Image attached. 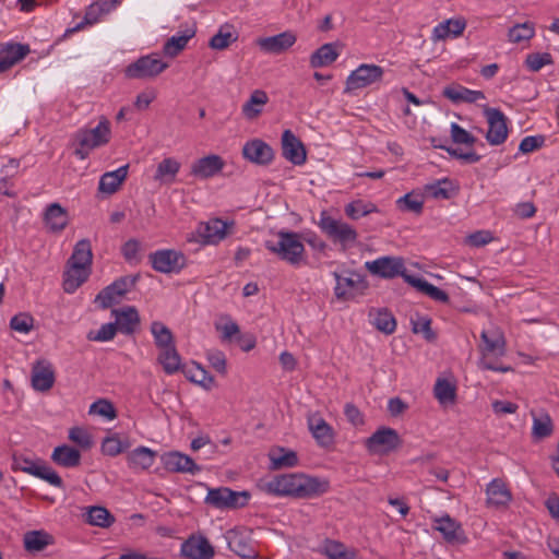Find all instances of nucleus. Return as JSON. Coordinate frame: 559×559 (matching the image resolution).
I'll return each instance as SVG.
<instances>
[{"label":"nucleus","instance_id":"56","mask_svg":"<svg viewBox=\"0 0 559 559\" xmlns=\"http://www.w3.org/2000/svg\"><path fill=\"white\" fill-rule=\"evenodd\" d=\"M377 207L372 203H365L361 200L350 202L345 207L346 215L352 219H359L372 212H376Z\"/></svg>","mask_w":559,"mask_h":559},{"label":"nucleus","instance_id":"64","mask_svg":"<svg viewBox=\"0 0 559 559\" xmlns=\"http://www.w3.org/2000/svg\"><path fill=\"white\" fill-rule=\"evenodd\" d=\"M451 139L456 144H465L468 146L474 145L476 142L474 135L455 122L451 124Z\"/></svg>","mask_w":559,"mask_h":559},{"label":"nucleus","instance_id":"18","mask_svg":"<svg viewBox=\"0 0 559 559\" xmlns=\"http://www.w3.org/2000/svg\"><path fill=\"white\" fill-rule=\"evenodd\" d=\"M246 159L258 165H267L274 158L273 148L260 139L248 141L242 147Z\"/></svg>","mask_w":559,"mask_h":559},{"label":"nucleus","instance_id":"3","mask_svg":"<svg viewBox=\"0 0 559 559\" xmlns=\"http://www.w3.org/2000/svg\"><path fill=\"white\" fill-rule=\"evenodd\" d=\"M110 136V122L102 117L95 128L80 129L75 132L73 135L74 154L81 159H85L92 150L107 144Z\"/></svg>","mask_w":559,"mask_h":559},{"label":"nucleus","instance_id":"44","mask_svg":"<svg viewBox=\"0 0 559 559\" xmlns=\"http://www.w3.org/2000/svg\"><path fill=\"white\" fill-rule=\"evenodd\" d=\"M158 361L166 373L173 374L180 369L181 358L174 345L160 349Z\"/></svg>","mask_w":559,"mask_h":559},{"label":"nucleus","instance_id":"60","mask_svg":"<svg viewBox=\"0 0 559 559\" xmlns=\"http://www.w3.org/2000/svg\"><path fill=\"white\" fill-rule=\"evenodd\" d=\"M69 439L83 450H88L93 445L92 436L81 427H73L69 430Z\"/></svg>","mask_w":559,"mask_h":559},{"label":"nucleus","instance_id":"34","mask_svg":"<svg viewBox=\"0 0 559 559\" xmlns=\"http://www.w3.org/2000/svg\"><path fill=\"white\" fill-rule=\"evenodd\" d=\"M338 56L340 51L337 50L336 44H324L310 56V67L313 69L328 67L332 64Z\"/></svg>","mask_w":559,"mask_h":559},{"label":"nucleus","instance_id":"19","mask_svg":"<svg viewBox=\"0 0 559 559\" xmlns=\"http://www.w3.org/2000/svg\"><path fill=\"white\" fill-rule=\"evenodd\" d=\"M282 154L295 165H302L306 162L305 146L290 130H285L282 134Z\"/></svg>","mask_w":559,"mask_h":559},{"label":"nucleus","instance_id":"49","mask_svg":"<svg viewBox=\"0 0 559 559\" xmlns=\"http://www.w3.org/2000/svg\"><path fill=\"white\" fill-rule=\"evenodd\" d=\"M535 35V26L532 22H524L515 24L508 32V37L511 43H521L528 40Z\"/></svg>","mask_w":559,"mask_h":559},{"label":"nucleus","instance_id":"57","mask_svg":"<svg viewBox=\"0 0 559 559\" xmlns=\"http://www.w3.org/2000/svg\"><path fill=\"white\" fill-rule=\"evenodd\" d=\"M129 448L127 441H122L117 435H112L103 440L102 451L106 455L116 456Z\"/></svg>","mask_w":559,"mask_h":559},{"label":"nucleus","instance_id":"25","mask_svg":"<svg viewBox=\"0 0 559 559\" xmlns=\"http://www.w3.org/2000/svg\"><path fill=\"white\" fill-rule=\"evenodd\" d=\"M163 463L167 471L174 473H188L195 475L201 467L194 461L180 452H169L163 456Z\"/></svg>","mask_w":559,"mask_h":559},{"label":"nucleus","instance_id":"17","mask_svg":"<svg viewBox=\"0 0 559 559\" xmlns=\"http://www.w3.org/2000/svg\"><path fill=\"white\" fill-rule=\"evenodd\" d=\"M433 528L441 533L444 540L449 544H464L467 538L459 522L450 515L436 518Z\"/></svg>","mask_w":559,"mask_h":559},{"label":"nucleus","instance_id":"11","mask_svg":"<svg viewBox=\"0 0 559 559\" xmlns=\"http://www.w3.org/2000/svg\"><path fill=\"white\" fill-rule=\"evenodd\" d=\"M384 70L377 64L362 63L347 76L345 93L365 88L382 80Z\"/></svg>","mask_w":559,"mask_h":559},{"label":"nucleus","instance_id":"5","mask_svg":"<svg viewBox=\"0 0 559 559\" xmlns=\"http://www.w3.org/2000/svg\"><path fill=\"white\" fill-rule=\"evenodd\" d=\"M319 227L333 242L340 243L344 249L354 245L358 237L354 227L325 212L321 213Z\"/></svg>","mask_w":559,"mask_h":559},{"label":"nucleus","instance_id":"12","mask_svg":"<svg viewBox=\"0 0 559 559\" xmlns=\"http://www.w3.org/2000/svg\"><path fill=\"white\" fill-rule=\"evenodd\" d=\"M401 445L396 430L381 427L365 440V447L371 454H386Z\"/></svg>","mask_w":559,"mask_h":559},{"label":"nucleus","instance_id":"8","mask_svg":"<svg viewBox=\"0 0 559 559\" xmlns=\"http://www.w3.org/2000/svg\"><path fill=\"white\" fill-rule=\"evenodd\" d=\"M168 68L158 55L152 53L140 57L136 61L130 63L124 74L128 79L147 80L159 75Z\"/></svg>","mask_w":559,"mask_h":559},{"label":"nucleus","instance_id":"48","mask_svg":"<svg viewBox=\"0 0 559 559\" xmlns=\"http://www.w3.org/2000/svg\"><path fill=\"white\" fill-rule=\"evenodd\" d=\"M435 396L441 404L454 403L455 386L445 379H438L433 388Z\"/></svg>","mask_w":559,"mask_h":559},{"label":"nucleus","instance_id":"55","mask_svg":"<svg viewBox=\"0 0 559 559\" xmlns=\"http://www.w3.org/2000/svg\"><path fill=\"white\" fill-rule=\"evenodd\" d=\"M271 461L273 468L293 467L297 465L298 457L294 451H285L284 449H278V451H274L271 454Z\"/></svg>","mask_w":559,"mask_h":559},{"label":"nucleus","instance_id":"30","mask_svg":"<svg viewBox=\"0 0 559 559\" xmlns=\"http://www.w3.org/2000/svg\"><path fill=\"white\" fill-rule=\"evenodd\" d=\"M91 269L78 264L67 263L63 275V288L67 293H74L90 276Z\"/></svg>","mask_w":559,"mask_h":559},{"label":"nucleus","instance_id":"14","mask_svg":"<svg viewBox=\"0 0 559 559\" xmlns=\"http://www.w3.org/2000/svg\"><path fill=\"white\" fill-rule=\"evenodd\" d=\"M229 549L243 559L258 557V550L251 536V531L246 528L231 530L227 532Z\"/></svg>","mask_w":559,"mask_h":559},{"label":"nucleus","instance_id":"43","mask_svg":"<svg viewBox=\"0 0 559 559\" xmlns=\"http://www.w3.org/2000/svg\"><path fill=\"white\" fill-rule=\"evenodd\" d=\"M194 36V32L187 29L183 34L173 36L166 40L163 47V51L168 57H176L187 46L188 41Z\"/></svg>","mask_w":559,"mask_h":559},{"label":"nucleus","instance_id":"33","mask_svg":"<svg viewBox=\"0 0 559 559\" xmlns=\"http://www.w3.org/2000/svg\"><path fill=\"white\" fill-rule=\"evenodd\" d=\"M51 460L59 466L72 468L80 465L81 452L67 444L55 448L51 454Z\"/></svg>","mask_w":559,"mask_h":559},{"label":"nucleus","instance_id":"36","mask_svg":"<svg viewBox=\"0 0 559 559\" xmlns=\"http://www.w3.org/2000/svg\"><path fill=\"white\" fill-rule=\"evenodd\" d=\"M405 282L416 287L423 294L429 296L431 299L447 304L449 302V295L439 287L428 283L426 280L416 276H405Z\"/></svg>","mask_w":559,"mask_h":559},{"label":"nucleus","instance_id":"51","mask_svg":"<svg viewBox=\"0 0 559 559\" xmlns=\"http://www.w3.org/2000/svg\"><path fill=\"white\" fill-rule=\"evenodd\" d=\"M215 329L222 333V342H230L240 332L239 325L229 316H222L215 323Z\"/></svg>","mask_w":559,"mask_h":559},{"label":"nucleus","instance_id":"54","mask_svg":"<svg viewBox=\"0 0 559 559\" xmlns=\"http://www.w3.org/2000/svg\"><path fill=\"white\" fill-rule=\"evenodd\" d=\"M237 40V35L230 31V26H223L211 38L210 47L216 50L226 49L231 43Z\"/></svg>","mask_w":559,"mask_h":559},{"label":"nucleus","instance_id":"28","mask_svg":"<svg viewBox=\"0 0 559 559\" xmlns=\"http://www.w3.org/2000/svg\"><path fill=\"white\" fill-rule=\"evenodd\" d=\"M442 95L454 104H473L486 98L484 92L473 91L459 84L445 86L442 91Z\"/></svg>","mask_w":559,"mask_h":559},{"label":"nucleus","instance_id":"61","mask_svg":"<svg viewBox=\"0 0 559 559\" xmlns=\"http://www.w3.org/2000/svg\"><path fill=\"white\" fill-rule=\"evenodd\" d=\"M34 326V319L28 313H19L10 321V328L19 333L26 334Z\"/></svg>","mask_w":559,"mask_h":559},{"label":"nucleus","instance_id":"62","mask_svg":"<svg viewBox=\"0 0 559 559\" xmlns=\"http://www.w3.org/2000/svg\"><path fill=\"white\" fill-rule=\"evenodd\" d=\"M397 205L402 211L420 213L423 211L424 201L418 195L407 193L397 200Z\"/></svg>","mask_w":559,"mask_h":559},{"label":"nucleus","instance_id":"59","mask_svg":"<svg viewBox=\"0 0 559 559\" xmlns=\"http://www.w3.org/2000/svg\"><path fill=\"white\" fill-rule=\"evenodd\" d=\"M552 63V57L549 52H536V53H530L525 59L526 67L533 71L537 72L543 67L551 64Z\"/></svg>","mask_w":559,"mask_h":559},{"label":"nucleus","instance_id":"42","mask_svg":"<svg viewBox=\"0 0 559 559\" xmlns=\"http://www.w3.org/2000/svg\"><path fill=\"white\" fill-rule=\"evenodd\" d=\"M153 462L154 452L145 447L136 448L128 455V463L132 468L146 469L152 466Z\"/></svg>","mask_w":559,"mask_h":559},{"label":"nucleus","instance_id":"16","mask_svg":"<svg viewBox=\"0 0 559 559\" xmlns=\"http://www.w3.org/2000/svg\"><path fill=\"white\" fill-rule=\"evenodd\" d=\"M296 40V34L292 31H286L274 36L260 37L257 39V45L266 53L280 55L289 49Z\"/></svg>","mask_w":559,"mask_h":559},{"label":"nucleus","instance_id":"7","mask_svg":"<svg viewBox=\"0 0 559 559\" xmlns=\"http://www.w3.org/2000/svg\"><path fill=\"white\" fill-rule=\"evenodd\" d=\"M250 493L246 490L234 491L227 487L210 488L205 503L216 509H239L248 504Z\"/></svg>","mask_w":559,"mask_h":559},{"label":"nucleus","instance_id":"35","mask_svg":"<svg viewBox=\"0 0 559 559\" xmlns=\"http://www.w3.org/2000/svg\"><path fill=\"white\" fill-rule=\"evenodd\" d=\"M180 163L173 158H164L156 168L154 180L160 185H171L176 180V176L180 170Z\"/></svg>","mask_w":559,"mask_h":559},{"label":"nucleus","instance_id":"21","mask_svg":"<svg viewBox=\"0 0 559 559\" xmlns=\"http://www.w3.org/2000/svg\"><path fill=\"white\" fill-rule=\"evenodd\" d=\"M228 224L219 218L201 223L198 226L197 234L200 241L204 245H216L227 235Z\"/></svg>","mask_w":559,"mask_h":559},{"label":"nucleus","instance_id":"37","mask_svg":"<svg viewBox=\"0 0 559 559\" xmlns=\"http://www.w3.org/2000/svg\"><path fill=\"white\" fill-rule=\"evenodd\" d=\"M487 502L491 506H507L511 501V492L500 479H493L487 486Z\"/></svg>","mask_w":559,"mask_h":559},{"label":"nucleus","instance_id":"40","mask_svg":"<svg viewBox=\"0 0 559 559\" xmlns=\"http://www.w3.org/2000/svg\"><path fill=\"white\" fill-rule=\"evenodd\" d=\"M92 246L90 240L82 239L74 246L73 252L68 260V263L78 264L81 266L90 267L92 265Z\"/></svg>","mask_w":559,"mask_h":559},{"label":"nucleus","instance_id":"58","mask_svg":"<svg viewBox=\"0 0 559 559\" xmlns=\"http://www.w3.org/2000/svg\"><path fill=\"white\" fill-rule=\"evenodd\" d=\"M88 413L91 415H98L108 420H112L117 417V412L114 404L108 400L100 399L91 404Z\"/></svg>","mask_w":559,"mask_h":559},{"label":"nucleus","instance_id":"39","mask_svg":"<svg viewBox=\"0 0 559 559\" xmlns=\"http://www.w3.org/2000/svg\"><path fill=\"white\" fill-rule=\"evenodd\" d=\"M269 102L267 94L262 90L251 93L249 99L242 105V114L247 119H254L262 112V107Z\"/></svg>","mask_w":559,"mask_h":559},{"label":"nucleus","instance_id":"41","mask_svg":"<svg viewBox=\"0 0 559 559\" xmlns=\"http://www.w3.org/2000/svg\"><path fill=\"white\" fill-rule=\"evenodd\" d=\"M533 415V427H532V436L535 439H545L552 433L554 425L552 419L546 412H540L538 415Z\"/></svg>","mask_w":559,"mask_h":559},{"label":"nucleus","instance_id":"45","mask_svg":"<svg viewBox=\"0 0 559 559\" xmlns=\"http://www.w3.org/2000/svg\"><path fill=\"white\" fill-rule=\"evenodd\" d=\"M183 373L191 382H194L205 389H211L214 384V377L199 364H193L192 367L185 369Z\"/></svg>","mask_w":559,"mask_h":559},{"label":"nucleus","instance_id":"31","mask_svg":"<svg viewBox=\"0 0 559 559\" xmlns=\"http://www.w3.org/2000/svg\"><path fill=\"white\" fill-rule=\"evenodd\" d=\"M466 27L464 19H449L435 26L431 35L432 41L444 40L448 37H457L463 34Z\"/></svg>","mask_w":559,"mask_h":559},{"label":"nucleus","instance_id":"52","mask_svg":"<svg viewBox=\"0 0 559 559\" xmlns=\"http://www.w3.org/2000/svg\"><path fill=\"white\" fill-rule=\"evenodd\" d=\"M322 549L329 559H355V554L347 551L346 547L336 540H325Z\"/></svg>","mask_w":559,"mask_h":559},{"label":"nucleus","instance_id":"63","mask_svg":"<svg viewBox=\"0 0 559 559\" xmlns=\"http://www.w3.org/2000/svg\"><path fill=\"white\" fill-rule=\"evenodd\" d=\"M139 276H122L107 286V290H116V296L123 297L132 287H134Z\"/></svg>","mask_w":559,"mask_h":559},{"label":"nucleus","instance_id":"15","mask_svg":"<svg viewBox=\"0 0 559 559\" xmlns=\"http://www.w3.org/2000/svg\"><path fill=\"white\" fill-rule=\"evenodd\" d=\"M366 269L373 275L384 278H393L395 276H411L405 271L403 259L395 257H381L374 261L366 262Z\"/></svg>","mask_w":559,"mask_h":559},{"label":"nucleus","instance_id":"38","mask_svg":"<svg viewBox=\"0 0 559 559\" xmlns=\"http://www.w3.org/2000/svg\"><path fill=\"white\" fill-rule=\"evenodd\" d=\"M24 547L29 552H39L53 544V537L45 531H29L24 534Z\"/></svg>","mask_w":559,"mask_h":559},{"label":"nucleus","instance_id":"29","mask_svg":"<svg viewBox=\"0 0 559 559\" xmlns=\"http://www.w3.org/2000/svg\"><path fill=\"white\" fill-rule=\"evenodd\" d=\"M31 52L29 46L20 43L2 44V72L9 70L21 60H23Z\"/></svg>","mask_w":559,"mask_h":559},{"label":"nucleus","instance_id":"46","mask_svg":"<svg viewBox=\"0 0 559 559\" xmlns=\"http://www.w3.org/2000/svg\"><path fill=\"white\" fill-rule=\"evenodd\" d=\"M151 332L158 348L163 349L175 345L174 335L164 323L154 321L151 324Z\"/></svg>","mask_w":559,"mask_h":559},{"label":"nucleus","instance_id":"53","mask_svg":"<svg viewBox=\"0 0 559 559\" xmlns=\"http://www.w3.org/2000/svg\"><path fill=\"white\" fill-rule=\"evenodd\" d=\"M372 323L379 331L385 334H392L396 329V321L393 314L386 309L378 310L373 317Z\"/></svg>","mask_w":559,"mask_h":559},{"label":"nucleus","instance_id":"10","mask_svg":"<svg viewBox=\"0 0 559 559\" xmlns=\"http://www.w3.org/2000/svg\"><path fill=\"white\" fill-rule=\"evenodd\" d=\"M333 276L336 281L334 294L338 300L354 299L356 296L362 295L368 287L365 278L356 272H347L346 275L334 272Z\"/></svg>","mask_w":559,"mask_h":559},{"label":"nucleus","instance_id":"24","mask_svg":"<svg viewBox=\"0 0 559 559\" xmlns=\"http://www.w3.org/2000/svg\"><path fill=\"white\" fill-rule=\"evenodd\" d=\"M55 383V371L52 365L47 360L34 364L32 369V385L36 391L46 392Z\"/></svg>","mask_w":559,"mask_h":559},{"label":"nucleus","instance_id":"32","mask_svg":"<svg viewBox=\"0 0 559 559\" xmlns=\"http://www.w3.org/2000/svg\"><path fill=\"white\" fill-rule=\"evenodd\" d=\"M128 169L129 165H123L114 171L105 173L100 177L98 190L107 194L117 192L122 182L127 179Z\"/></svg>","mask_w":559,"mask_h":559},{"label":"nucleus","instance_id":"20","mask_svg":"<svg viewBox=\"0 0 559 559\" xmlns=\"http://www.w3.org/2000/svg\"><path fill=\"white\" fill-rule=\"evenodd\" d=\"M224 166L225 162L221 156L211 154L194 160L190 174L199 179H209L221 173Z\"/></svg>","mask_w":559,"mask_h":559},{"label":"nucleus","instance_id":"6","mask_svg":"<svg viewBox=\"0 0 559 559\" xmlns=\"http://www.w3.org/2000/svg\"><path fill=\"white\" fill-rule=\"evenodd\" d=\"M12 468L46 480L55 487L63 488L62 478L51 467L39 460L15 454L12 459Z\"/></svg>","mask_w":559,"mask_h":559},{"label":"nucleus","instance_id":"2","mask_svg":"<svg viewBox=\"0 0 559 559\" xmlns=\"http://www.w3.org/2000/svg\"><path fill=\"white\" fill-rule=\"evenodd\" d=\"M264 247L290 265L297 266L304 261L305 246L298 233L280 230L277 240H266Z\"/></svg>","mask_w":559,"mask_h":559},{"label":"nucleus","instance_id":"9","mask_svg":"<svg viewBox=\"0 0 559 559\" xmlns=\"http://www.w3.org/2000/svg\"><path fill=\"white\" fill-rule=\"evenodd\" d=\"M152 267L159 273H179L187 265V259L180 251L162 249L148 254Z\"/></svg>","mask_w":559,"mask_h":559},{"label":"nucleus","instance_id":"13","mask_svg":"<svg viewBox=\"0 0 559 559\" xmlns=\"http://www.w3.org/2000/svg\"><path fill=\"white\" fill-rule=\"evenodd\" d=\"M484 115L488 122L486 140L491 145H500L508 138L507 117L498 108L485 107Z\"/></svg>","mask_w":559,"mask_h":559},{"label":"nucleus","instance_id":"27","mask_svg":"<svg viewBox=\"0 0 559 559\" xmlns=\"http://www.w3.org/2000/svg\"><path fill=\"white\" fill-rule=\"evenodd\" d=\"M308 427L318 444L328 447L333 443V428L319 414L308 416Z\"/></svg>","mask_w":559,"mask_h":559},{"label":"nucleus","instance_id":"23","mask_svg":"<svg viewBox=\"0 0 559 559\" xmlns=\"http://www.w3.org/2000/svg\"><path fill=\"white\" fill-rule=\"evenodd\" d=\"M181 555L189 559H212L214 548L204 537H190L181 545Z\"/></svg>","mask_w":559,"mask_h":559},{"label":"nucleus","instance_id":"47","mask_svg":"<svg viewBox=\"0 0 559 559\" xmlns=\"http://www.w3.org/2000/svg\"><path fill=\"white\" fill-rule=\"evenodd\" d=\"M86 521L94 526L108 527L114 523L115 518L104 507H91Z\"/></svg>","mask_w":559,"mask_h":559},{"label":"nucleus","instance_id":"50","mask_svg":"<svg viewBox=\"0 0 559 559\" xmlns=\"http://www.w3.org/2000/svg\"><path fill=\"white\" fill-rule=\"evenodd\" d=\"M426 189L436 199L448 200L456 193L455 187L449 179H442L435 183L428 185Z\"/></svg>","mask_w":559,"mask_h":559},{"label":"nucleus","instance_id":"1","mask_svg":"<svg viewBox=\"0 0 559 559\" xmlns=\"http://www.w3.org/2000/svg\"><path fill=\"white\" fill-rule=\"evenodd\" d=\"M262 490L275 496H290L309 499L329 490V481L304 474H285L261 485Z\"/></svg>","mask_w":559,"mask_h":559},{"label":"nucleus","instance_id":"26","mask_svg":"<svg viewBox=\"0 0 559 559\" xmlns=\"http://www.w3.org/2000/svg\"><path fill=\"white\" fill-rule=\"evenodd\" d=\"M69 223V215L59 203L49 204L44 213V224L48 231L61 233Z\"/></svg>","mask_w":559,"mask_h":559},{"label":"nucleus","instance_id":"22","mask_svg":"<svg viewBox=\"0 0 559 559\" xmlns=\"http://www.w3.org/2000/svg\"><path fill=\"white\" fill-rule=\"evenodd\" d=\"M111 316L115 317L114 322L117 331L126 335L133 334L140 325V316L135 307L127 306L121 309H112Z\"/></svg>","mask_w":559,"mask_h":559},{"label":"nucleus","instance_id":"4","mask_svg":"<svg viewBox=\"0 0 559 559\" xmlns=\"http://www.w3.org/2000/svg\"><path fill=\"white\" fill-rule=\"evenodd\" d=\"M483 345L480 346L481 358L478 362L479 368L499 372H509L512 370L509 366H502L495 362L490 356H503L506 354V340L499 330L483 331L480 334Z\"/></svg>","mask_w":559,"mask_h":559}]
</instances>
